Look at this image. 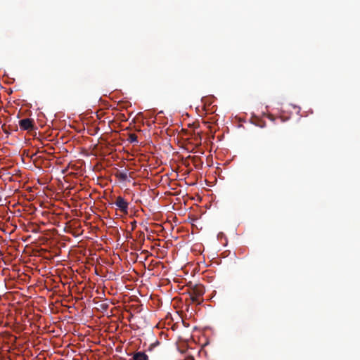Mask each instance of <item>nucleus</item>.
Masks as SVG:
<instances>
[{
	"mask_svg": "<svg viewBox=\"0 0 360 360\" xmlns=\"http://www.w3.org/2000/svg\"><path fill=\"white\" fill-rule=\"evenodd\" d=\"M19 127L24 131H32L34 129V121L33 119L25 118L19 120Z\"/></svg>",
	"mask_w": 360,
	"mask_h": 360,
	"instance_id": "1",
	"label": "nucleus"
},
{
	"mask_svg": "<svg viewBox=\"0 0 360 360\" xmlns=\"http://www.w3.org/2000/svg\"><path fill=\"white\" fill-rule=\"evenodd\" d=\"M127 141L131 143H138V137L135 134H129Z\"/></svg>",
	"mask_w": 360,
	"mask_h": 360,
	"instance_id": "6",
	"label": "nucleus"
},
{
	"mask_svg": "<svg viewBox=\"0 0 360 360\" xmlns=\"http://www.w3.org/2000/svg\"><path fill=\"white\" fill-rule=\"evenodd\" d=\"M114 203L123 214H127L128 213L129 203L124 198L117 196Z\"/></svg>",
	"mask_w": 360,
	"mask_h": 360,
	"instance_id": "2",
	"label": "nucleus"
},
{
	"mask_svg": "<svg viewBox=\"0 0 360 360\" xmlns=\"http://www.w3.org/2000/svg\"><path fill=\"white\" fill-rule=\"evenodd\" d=\"M193 296L201 297L205 293L204 287L202 285H195L189 292Z\"/></svg>",
	"mask_w": 360,
	"mask_h": 360,
	"instance_id": "3",
	"label": "nucleus"
},
{
	"mask_svg": "<svg viewBox=\"0 0 360 360\" xmlns=\"http://www.w3.org/2000/svg\"><path fill=\"white\" fill-rule=\"evenodd\" d=\"M115 176L118 178L120 181H124L127 179L128 175L127 172H117L115 174Z\"/></svg>",
	"mask_w": 360,
	"mask_h": 360,
	"instance_id": "5",
	"label": "nucleus"
},
{
	"mask_svg": "<svg viewBox=\"0 0 360 360\" xmlns=\"http://www.w3.org/2000/svg\"><path fill=\"white\" fill-rule=\"evenodd\" d=\"M131 224V226H132V230H134V228H135V227H136V221H132Z\"/></svg>",
	"mask_w": 360,
	"mask_h": 360,
	"instance_id": "8",
	"label": "nucleus"
},
{
	"mask_svg": "<svg viewBox=\"0 0 360 360\" xmlns=\"http://www.w3.org/2000/svg\"><path fill=\"white\" fill-rule=\"evenodd\" d=\"M130 360H149V357L143 352H136L132 354V358Z\"/></svg>",
	"mask_w": 360,
	"mask_h": 360,
	"instance_id": "4",
	"label": "nucleus"
},
{
	"mask_svg": "<svg viewBox=\"0 0 360 360\" xmlns=\"http://www.w3.org/2000/svg\"><path fill=\"white\" fill-rule=\"evenodd\" d=\"M191 300L193 302L200 304V300L199 297L193 296V295L190 294Z\"/></svg>",
	"mask_w": 360,
	"mask_h": 360,
	"instance_id": "7",
	"label": "nucleus"
}]
</instances>
